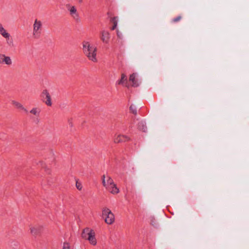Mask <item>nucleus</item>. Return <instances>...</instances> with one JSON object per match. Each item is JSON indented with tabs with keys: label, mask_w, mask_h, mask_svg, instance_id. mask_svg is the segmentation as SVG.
Returning <instances> with one entry per match:
<instances>
[{
	"label": "nucleus",
	"mask_w": 249,
	"mask_h": 249,
	"mask_svg": "<svg viewBox=\"0 0 249 249\" xmlns=\"http://www.w3.org/2000/svg\"><path fill=\"white\" fill-rule=\"evenodd\" d=\"M83 51L85 55L90 61L94 63L97 62L96 46L88 41H85L83 43Z\"/></svg>",
	"instance_id": "obj_1"
},
{
	"label": "nucleus",
	"mask_w": 249,
	"mask_h": 249,
	"mask_svg": "<svg viewBox=\"0 0 249 249\" xmlns=\"http://www.w3.org/2000/svg\"><path fill=\"white\" fill-rule=\"evenodd\" d=\"M103 185L111 194L116 195L120 192L119 189L112 178L107 175H103L102 177Z\"/></svg>",
	"instance_id": "obj_2"
},
{
	"label": "nucleus",
	"mask_w": 249,
	"mask_h": 249,
	"mask_svg": "<svg viewBox=\"0 0 249 249\" xmlns=\"http://www.w3.org/2000/svg\"><path fill=\"white\" fill-rule=\"evenodd\" d=\"M82 237L88 241L89 243L95 246L97 244V241L95 237V232L94 231L89 228H86L83 230L81 234Z\"/></svg>",
	"instance_id": "obj_3"
},
{
	"label": "nucleus",
	"mask_w": 249,
	"mask_h": 249,
	"mask_svg": "<svg viewBox=\"0 0 249 249\" xmlns=\"http://www.w3.org/2000/svg\"><path fill=\"white\" fill-rule=\"evenodd\" d=\"M102 214L105 222L107 224L111 225L114 222V215L109 208L107 207L104 208L102 209Z\"/></svg>",
	"instance_id": "obj_4"
},
{
	"label": "nucleus",
	"mask_w": 249,
	"mask_h": 249,
	"mask_svg": "<svg viewBox=\"0 0 249 249\" xmlns=\"http://www.w3.org/2000/svg\"><path fill=\"white\" fill-rule=\"evenodd\" d=\"M42 28V22L40 20L36 19L33 24V36L35 38L39 37Z\"/></svg>",
	"instance_id": "obj_5"
},
{
	"label": "nucleus",
	"mask_w": 249,
	"mask_h": 249,
	"mask_svg": "<svg viewBox=\"0 0 249 249\" xmlns=\"http://www.w3.org/2000/svg\"><path fill=\"white\" fill-rule=\"evenodd\" d=\"M0 35H1L6 40V43L9 46L13 45V41L10 39V35L8 32L4 28L3 26L0 24Z\"/></svg>",
	"instance_id": "obj_6"
},
{
	"label": "nucleus",
	"mask_w": 249,
	"mask_h": 249,
	"mask_svg": "<svg viewBox=\"0 0 249 249\" xmlns=\"http://www.w3.org/2000/svg\"><path fill=\"white\" fill-rule=\"evenodd\" d=\"M40 112L41 110L39 108L34 107H33L29 111H28V113L27 114H29L31 118H36L38 121V118L40 116Z\"/></svg>",
	"instance_id": "obj_7"
},
{
	"label": "nucleus",
	"mask_w": 249,
	"mask_h": 249,
	"mask_svg": "<svg viewBox=\"0 0 249 249\" xmlns=\"http://www.w3.org/2000/svg\"><path fill=\"white\" fill-rule=\"evenodd\" d=\"M70 14L71 17L77 22H79L80 21V18L77 12L76 7L74 6H72L69 8Z\"/></svg>",
	"instance_id": "obj_8"
},
{
	"label": "nucleus",
	"mask_w": 249,
	"mask_h": 249,
	"mask_svg": "<svg viewBox=\"0 0 249 249\" xmlns=\"http://www.w3.org/2000/svg\"><path fill=\"white\" fill-rule=\"evenodd\" d=\"M129 140L130 138L126 135L118 134L115 136L114 142L116 143H119L128 141Z\"/></svg>",
	"instance_id": "obj_9"
},
{
	"label": "nucleus",
	"mask_w": 249,
	"mask_h": 249,
	"mask_svg": "<svg viewBox=\"0 0 249 249\" xmlns=\"http://www.w3.org/2000/svg\"><path fill=\"white\" fill-rule=\"evenodd\" d=\"M101 39L103 43H108L110 39V34L107 31L103 30L101 32Z\"/></svg>",
	"instance_id": "obj_10"
},
{
	"label": "nucleus",
	"mask_w": 249,
	"mask_h": 249,
	"mask_svg": "<svg viewBox=\"0 0 249 249\" xmlns=\"http://www.w3.org/2000/svg\"><path fill=\"white\" fill-rule=\"evenodd\" d=\"M12 104L17 108L20 109L26 114L28 113V110L26 108L20 103L16 101H13L12 102Z\"/></svg>",
	"instance_id": "obj_11"
},
{
	"label": "nucleus",
	"mask_w": 249,
	"mask_h": 249,
	"mask_svg": "<svg viewBox=\"0 0 249 249\" xmlns=\"http://www.w3.org/2000/svg\"><path fill=\"white\" fill-rule=\"evenodd\" d=\"M42 96L44 99H46L45 101L46 104L48 106H52V101L51 96L47 90H44L42 93Z\"/></svg>",
	"instance_id": "obj_12"
},
{
	"label": "nucleus",
	"mask_w": 249,
	"mask_h": 249,
	"mask_svg": "<svg viewBox=\"0 0 249 249\" xmlns=\"http://www.w3.org/2000/svg\"><path fill=\"white\" fill-rule=\"evenodd\" d=\"M40 227V226L37 225H30L29 226V230L31 234L33 236L37 235L39 232Z\"/></svg>",
	"instance_id": "obj_13"
},
{
	"label": "nucleus",
	"mask_w": 249,
	"mask_h": 249,
	"mask_svg": "<svg viewBox=\"0 0 249 249\" xmlns=\"http://www.w3.org/2000/svg\"><path fill=\"white\" fill-rule=\"evenodd\" d=\"M136 77L137 74L135 73L131 74L129 76V81L132 83V86L134 87H137L139 85Z\"/></svg>",
	"instance_id": "obj_14"
},
{
	"label": "nucleus",
	"mask_w": 249,
	"mask_h": 249,
	"mask_svg": "<svg viewBox=\"0 0 249 249\" xmlns=\"http://www.w3.org/2000/svg\"><path fill=\"white\" fill-rule=\"evenodd\" d=\"M2 64H4L8 66L12 64V60L10 56L3 55Z\"/></svg>",
	"instance_id": "obj_15"
},
{
	"label": "nucleus",
	"mask_w": 249,
	"mask_h": 249,
	"mask_svg": "<svg viewBox=\"0 0 249 249\" xmlns=\"http://www.w3.org/2000/svg\"><path fill=\"white\" fill-rule=\"evenodd\" d=\"M127 79L126 76L123 73L121 75V78L118 81V84L119 85H123L127 81Z\"/></svg>",
	"instance_id": "obj_16"
},
{
	"label": "nucleus",
	"mask_w": 249,
	"mask_h": 249,
	"mask_svg": "<svg viewBox=\"0 0 249 249\" xmlns=\"http://www.w3.org/2000/svg\"><path fill=\"white\" fill-rule=\"evenodd\" d=\"M112 21L113 22L114 25L112 27L111 29L112 30H115L117 26V23H118V22H117V18H116V17L113 18H112Z\"/></svg>",
	"instance_id": "obj_17"
},
{
	"label": "nucleus",
	"mask_w": 249,
	"mask_h": 249,
	"mask_svg": "<svg viewBox=\"0 0 249 249\" xmlns=\"http://www.w3.org/2000/svg\"><path fill=\"white\" fill-rule=\"evenodd\" d=\"M62 249H70V244L67 242L64 243Z\"/></svg>",
	"instance_id": "obj_18"
},
{
	"label": "nucleus",
	"mask_w": 249,
	"mask_h": 249,
	"mask_svg": "<svg viewBox=\"0 0 249 249\" xmlns=\"http://www.w3.org/2000/svg\"><path fill=\"white\" fill-rule=\"evenodd\" d=\"M130 109L132 111V112L134 113V114H136V108L135 107V106L134 105H131L130 107Z\"/></svg>",
	"instance_id": "obj_19"
},
{
	"label": "nucleus",
	"mask_w": 249,
	"mask_h": 249,
	"mask_svg": "<svg viewBox=\"0 0 249 249\" xmlns=\"http://www.w3.org/2000/svg\"><path fill=\"white\" fill-rule=\"evenodd\" d=\"M76 186L78 190H81L82 189V185L81 183L76 182Z\"/></svg>",
	"instance_id": "obj_20"
},
{
	"label": "nucleus",
	"mask_w": 249,
	"mask_h": 249,
	"mask_svg": "<svg viewBox=\"0 0 249 249\" xmlns=\"http://www.w3.org/2000/svg\"><path fill=\"white\" fill-rule=\"evenodd\" d=\"M181 16H179L177 17V18H174L173 19V22H177V21L180 20L181 19Z\"/></svg>",
	"instance_id": "obj_21"
},
{
	"label": "nucleus",
	"mask_w": 249,
	"mask_h": 249,
	"mask_svg": "<svg viewBox=\"0 0 249 249\" xmlns=\"http://www.w3.org/2000/svg\"><path fill=\"white\" fill-rule=\"evenodd\" d=\"M3 55L4 54H0V63H1V64H2V62Z\"/></svg>",
	"instance_id": "obj_22"
},
{
	"label": "nucleus",
	"mask_w": 249,
	"mask_h": 249,
	"mask_svg": "<svg viewBox=\"0 0 249 249\" xmlns=\"http://www.w3.org/2000/svg\"><path fill=\"white\" fill-rule=\"evenodd\" d=\"M117 36H119V37H120V33H119V32L118 30L117 31Z\"/></svg>",
	"instance_id": "obj_23"
},
{
	"label": "nucleus",
	"mask_w": 249,
	"mask_h": 249,
	"mask_svg": "<svg viewBox=\"0 0 249 249\" xmlns=\"http://www.w3.org/2000/svg\"><path fill=\"white\" fill-rule=\"evenodd\" d=\"M79 3H82L83 0H76Z\"/></svg>",
	"instance_id": "obj_24"
},
{
	"label": "nucleus",
	"mask_w": 249,
	"mask_h": 249,
	"mask_svg": "<svg viewBox=\"0 0 249 249\" xmlns=\"http://www.w3.org/2000/svg\"><path fill=\"white\" fill-rule=\"evenodd\" d=\"M39 163H42V161H39Z\"/></svg>",
	"instance_id": "obj_25"
}]
</instances>
